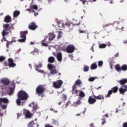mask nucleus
<instances>
[{"mask_svg": "<svg viewBox=\"0 0 127 127\" xmlns=\"http://www.w3.org/2000/svg\"><path fill=\"white\" fill-rule=\"evenodd\" d=\"M17 97L16 104L18 106H21V101H25L28 99V94L25 91L20 90L18 92Z\"/></svg>", "mask_w": 127, "mask_h": 127, "instance_id": "nucleus-1", "label": "nucleus"}, {"mask_svg": "<svg viewBox=\"0 0 127 127\" xmlns=\"http://www.w3.org/2000/svg\"><path fill=\"white\" fill-rule=\"evenodd\" d=\"M57 26L60 30H63L64 28H66L68 31L73 30V24L69 22L66 23L65 25L62 22H57Z\"/></svg>", "mask_w": 127, "mask_h": 127, "instance_id": "nucleus-2", "label": "nucleus"}, {"mask_svg": "<svg viewBox=\"0 0 127 127\" xmlns=\"http://www.w3.org/2000/svg\"><path fill=\"white\" fill-rule=\"evenodd\" d=\"M3 27L4 28V29L2 31L3 39L4 41H7V40H6V38L4 37L5 36V35H7L8 33H9V31H10L11 27L9 26V24H5L4 25H3Z\"/></svg>", "mask_w": 127, "mask_h": 127, "instance_id": "nucleus-3", "label": "nucleus"}, {"mask_svg": "<svg viewBox=\"0 0 127 127\" xmlns=\"http://www.w3.org/2000/svg\"><path fill=\"white\" fill-rule=\"evenodd\" d=\"M44 92H45V88L42 85H39L36 89V93L42 98L44 97Z\"/></svg>", "mask_w": 127, "mask_h": 127, "instance_id": "nucleus-4", "label": "nucleus"}, {"mask_svg": "<svg viewBox=\"0 0 127 127\" xmlns=\"http://www.w3.org/2000/svg\"><path fill=\"white\" fill-rule=\"evenodd\" d=\"M119 91V87L118 86H115L113 87L111 90H110L107 95L105 96L106 98H110L111 97V95L112 94H116V93H118Z\"/></svg>", "mask_w": 127, "mask_h": 127, "instance_id": "nucleus-5", "label": "nucleus"}, {"mask_svg": "<svg viewBox=\"0 0 127 127\" xmlns=\"http://www.w3.org/2000/svg\"><path fill=\"white\" fill-rule=\"evenodd\" d=\"M27 31H21L20 32V38L18 40V42H25L26 40V34H27Z\"/></svg>", "mask_w": 127, "mask_h": 127, "instance_id": "nucleus-6", "label": "nucleus"}, {"mask_svg": "<svg viewBox=\"0 0 127 127\" xmlns=\"http://www.w3.org/2000/svg\"><path fill=\"white\" fill-rule=\"evenodd\" d=\"M63 84V81L62 80H59L55 81L53 83V86L55 89H60V87L62 86Z\"/></svg>", "mask_w": 127, "mask_h": 127, "instance_id": "nucleus-7", "label": "nucleus"}, {"mask_svg": "<svg viewBox=\"0 0 127 127\" xmlns=\"http://www.w3.org/2000/svg\"><path fill=\"white\" fill-rule=\"evenodd\" d=\"M65 50L67 53H73L75 51V46L73 45L69 44L67 46Z\"/></svg>", "mask_w": 127, "mask_h": 127, "instance_id": "nucleus-8", "label": "nucleus"}, {"mask_svg": "<svg viewBox=\"0 0 127 127\" xmlns=\"http://www.w3.org/2000/svg\"><path fill=\"white\" fill-rule=\"evenodd\" d=\"M41 67H42V64H40L38 65H36L35 70L36 71H37V72H38L39 73H41L42 74L45 75L46 73L44 71V70L39 69V68H41Z\"/></svg>", "mask_w": 127, "mask_h": 127, "instance_id": "nucleus-9", "label": "nucleus"}, {"mask_svg": "<svg viewBox=\"0 0 127 127\" xmlns=\"http://www.w3.org/2000/svg\"><path fill=\"white\" fill-rule=\"evenodd\" d=\"M120 94H124L126 92H127V85H124L119 88Z\"/></svg>", "mask_w": 127, "mask_h": 127, "instance_id": "nucleus-10", "label": "nucleus"}, {"mask_svg": "<svg viewBox=\"0 0 127 127\" xmlns=\"http://www.w3.org/2000/svg\"><path fill=\"white\" fill-rule=\"evenodd\" d=\"M80 91L81 90L77 89V86H75V85L72 86V95H76V96H78V94H79Z\"/></svg>", "mask_w": 127, "mask_h": 127, "instance_id": "nucleus-11", "label": "nucleus"}, {"mask_svg": "<svg viewBox=\"0 0 127 127\" xmlns=\"http://www.w3.org/2000/svg\"><path fill=\"white\" fill-rule=\"evenodd\" d=\"M37 27L38 26L36 25L35 22L30 23V24L28 25V28L29 29H30V30H35Z\"/></svg>", "mask_w": 127, "mask_h": 127, "instance_id": "nucleus-12", "label": "nucleus"}, {"mask_svg": "<svg viewBox=\"0 0 127 127\" xmlns=\"http://www.w3.org/2000/svg\"><path fill=\"white\" fill-rule=\"evenodd\" d=\"M32 105L33 106L32 113H35L37 110L39 109V107H38L37 104H35V102H33L32 103Z\"/></svg>", "mask_w": 127, "mask_h": 127, "instance_id": "nucleus-13", "label": "nucleus"}, {"mask_svg": "<svg viewBox=\"0 0 127 127\" xmlns=\"http://www.w3.org/2000/svg\"><path fill=\"white\" fill-rule=\"evenodd\" d=\"M96 102H97L96 98H94L92 96L89 97L88 102L90 105H94Z\"/></svg>", "mask_w": 127, "mask_h": 127, "instance_id": "nucleus-14", "label": "nucleus"}, {"mask_svg": "<svg viewBox=\"0 0 127 127\" xmlns=\"http://www.w3.org/2000/svg\"><path fill=\"white\" fill-rule=\"evenodd\" d=\"M0 83H1V84H3L4 86H7V85L9 84V80L6 78H3L0 80Z\"/></svg>", "mask_w": 127, "mask_h": 127, "instance_id": "nucleus-15", "label": "nucleus"}, {"mask_svg": "<svg viewBox=\"0 0 127 127\" xmlns=\"http://www.w3.org/2000/svg\"><path fill=\"white\" fill-rule=\"evenodd\" d=\"M8 62L9 63V67H15V66H16V64L13 63V60H12L11 58L8 59Z\"/></svg>", "mask_w": 127, "mask_h": 127, "instance_id": "nucleus-16", "label": "nucleus"}, {"mask_svg": "<svg viewBox=\"0 0 127 127\" xmlns=\"http://www.w3.org/2000/svg\"><path fill=\"white\" fill-rule=\"evenodd\" d=\"M4 22H6L7 23H8L9 22H11V17L9 15H7L4 17Z\"/></svg>", "mask_w": 127, "mask_h": 127, "instance_id": "nucleus-17", "label": "nucleus"}, {"mask_svg": "<svg viewBox=\"0 0 127 127\" xmlns=\"http://www.w3.org/2000/svg\"><path fill=\"white\" fill-rule=\"evenodd\" d=\"M57 59L59 62H61L62 61V53L59 52L56 56Z\"/></svg>", "mask_w": 127, "mask_h": 127, "instance_id": "nucleus-18", "label": "nucleus"}, {"mask_svg": "<svg viewBox=\"0 0 127 127\" xmlns=\"http://www.w3.org/2000/svg\"><path fill=\"white\" fill-rule=\"evenodd\" d=\"M93 97L95 98V100H104L105 99L103 95H99L98 96L93 95Z\"/></svg>", "mask_w": 127, "mask_h": 127, "instance_id": "nucleus-19", "label": "nucleus"}, {"mask_svg": "<svg viewBox=\"0 0 127 127\" xmlns=\"http://www.w3.org/2000/svg\"><path fill=\"white\" fill-rule=\"evenodd\" d=\"M25 116L27 119H31L32 117V114L29 112V111L27 110L25 114Z\"/></svg>", "mask_w": 127, "mask_h": 127, "instance_id": "nucleus-20", "label": "nucleus"}, {"mask_svg": "<svg viewBox=\"0 0 127 127\" xmlns=\"http://www.w3.org/2000/svg\"><path fill=\"white\" fill-rule=\"evenodd\" d=\"M120 84V85H125V84H127V78H123L118 82Z\"/></svg>", "mask_w": 127, "mask_h": 127, "instance_id": "nucleus-21", "label": "nucleus"}, {"mask_svg": "<svg viewBox=\"0 0 127 127\" xmlns=\"http://www.w3.org/2000/svg\"><path fill=\"white\" fill-rule=\"evenodd\" d=\"M82 81L80 79H77L73 84V86H75V87H77V86H80V85H81Z\"/></svg>", "mask_w": 127, "mask_h": 127, "instance_id": "nucleus-22", "label": "nucleus"}, {"mask_svg": "<svg viewBox=\"0 0 127 127\" xmlns=\"http://www.w3.org/2000/svg\"><path fill=\"white\" fill-rule=\"evenodd\" d=\"M115 68L117 72H121V67L120 66V64L115 65Z\"/></svg>", "mask_w": 127, "mask_h": 127, "instance_id": "nucleus-23", "label": "nucleus"}, {"mask_svg": "<svg viewBox=\"0 0 127 127\" xmlns=\"http://www.w3.org/2000/svg\"><path fill=\"white\" fill-rule=\"evenodd\" d=\"M97 67L98 65H97V64L94 63L91 65L90 69H91V70H95V69H97Z\"/></svg>", "mask_w": 127, "mask_h": 127, "instance_id": "nucleus-24", "label": "nucleus"}, {"mask_svg": "<svg viewBox=\"0 0 127 127\" xmlns=\"http://www.w3.org/2000/svg\"><path fill=\"white\" fill-rule=\"evenodd\" d=\"M54 61H55V58L53 57H50L48 58V62L49 63H54Z\"/></svg>", "mask_w": 127, "mask_h": 127, "instance_id": "nucleus-25", "label": "nucleus"}, {"mask_svg": "<svg viewBox=\"0 0 127 127\" xmlns=\"http://www.w3.org/2000/svg\"><path fill=\"white\" fill-rule=\"evenodd\" d=\"M51 75H55V74H58V71L57 69H51L50 71Z\"/></svg>", "mask_w": 127, "mask_h": 127, "instance_id": "nucleus-26", "label": "nucleus"}, {"mask_svg": "<svg viewBox=\"0 0 127 127\" xmlns=\"http://www.w3.org/2000/svg\"><path fill=\"white\" fill-rule=\"evenodd\" d=\"M20 12L18 10H15L13 12V16L14 17H17L18 16L19 14H20Z\"/></svg>", "mask_w": 127, "mask_h": 127, "instance_id": "nucleus-27", "label": "nucleus"}, {"mask_svg": "<svg viewBox=\"0 0 127 127\" xmlns=\"http://www.w3.org/2000/svg\"><path fill=\"white\" fill-rule=\"evenodd\" d=\"M35 126V123H34V121L30 122L27 125L28 127H34Z\"/></svg>", "mask_w": 127, "mask_h": 127, "instance_id": "nucleus-28", "label": "nucleus"}, {"mask_svg": "<svg viewBox=\"0 0 127 127\" xmlns=\"http://www.w3.org/2000/svg\"><path fill=\"white\" fill-rule=\"evenodd\" d=\"M127 71V65L123 64L121 66V71Z\"/></svg>", "mask_w": 127, "mask_h": 127, "instance_id": "nucleus-29", "label": "nucleus"}, {"mask_svg": "<svg viewBox=\"0 0 127 127\" xmlns=\"http://www.w3.org/2000/svg\"><path fill=\"white\" fill-rule=\"evenodd\" d=\"M82 104V102H81V100H77V101H76L75 102H74L73 103V104L77 107L78 105H81Z\"/></svg>", "mask_w": 127, "mask_h": 127, "instance_id": "nucleus-30", "label": "nucleus"}, {"mask_svg": "<svg viewBox=\"0 0 127 127\" xmlns=\"http://www.w3.org/2000/svg\"><path fill=\"white\" fill-rule=\"evenodd\" d=\"M2 103H4V104H8L9 103V101H8V99L6 98H2Z\"/></svg>", "mask_w": 127, "mask_h": 127, "instance_id": "nucleus-31", "label": "nucleus"}, {"mask_svg": "<svg viewBox=\"0 0 127 127\" xmlns=\"http://www.w3.org/2000/svg\"><path fill=\"white\" fill-rule=\"evenodd\" d=\"M55 34H49V40H52L54 38H55Z\"/></svg>", "mask_w": 127, "mask_h": 127, "instance_id": "nucleus-32", "label": "nucleus"}, {"mask_svg": "<svg viewBox=\"0 0 127 127\" xmlns=\"http://www.w3.org/2000/svg\"><path fill=\"white\" fill-rule=\"evenodd\" d=\"M79 96L80 97V98H84L86 95L85 94V93H84L83 91H80L79 93Z\"/></svg>", "mask_w": 127, "mask_h": 127, "instance_id": "nucleus-33", "label": "nucleus"}, {"mask_svg": "<svg viewBox=\"0 0 127 127\" xmlns=\"http://www.w3.org/2000/svg\"><path fill=\"white\" fill-rule=\"evenodd\" d=\"M14 91V88H12V87H10L9 90V95H12Z\"/></svg>", "mask_w": 127, "mask_h": 127, "instance_id": "nucleus-34", "label": "nucleus"}, {"mask_svg": "<svg viewBox=\"0 0 127 127\" xmlns=\"http://www.w3.org/2000/svg\"><path fill=\"white\" fill-rule=\"evenodd\" d=\"M107 47V45L106 44H101L99 45V48H106Z\"/></svg>", "mask_w": 127, "mask_h": 127, "instance_id": "nucleus-35", "label": "nucleus"}, {"mask_svg": "<svg viewBox=\"0 0 127 127\" xmlns=\"http://www.w3.org/2000/svg\"><path fill=\"white\" fill-rule=\"evenodd\" d=\"M7 41V43H6V46L7 48H8L9 45L13 43V41Z\"/></svg>", "mask_w": 127, "mask_h": 127, "instance_id": "nucleus-36", "label": "nucleus"}, {"mask_svg": "<svg viewBox=\"0 0 127 127\" xmlns=\"http://www.w3.org/2000/svg\"><path fill=\"white\" fill-rule=\"evenodd\" d=\"M83 71L84 72H88V71H89V66H88V65H85L83 68Z\"/></svg>", "mask_w": 127, "mask_h": 127, "instance_id": "nucleus-37", "label": "nucleus"}, {"mask_svg": "<svg viewBox=\"0 0 127 127\" xmlns=\"http://www.w3.org/2000/svg\"><path fill=\"white\" fill-rule=\"evenodd\" d=\"M74 25H80V20H76L75 22H74Z\"/></svg>", "mask_w": 127, "mask_h": 127, "instance_id": "nucleus-38", "label": "nucleus"}, {"mask_svg": "<svg viewBox=\"0 0 127 127\" xmlns=\"http://www.w3.org/2000/svg\"><path fill=\"white\" fill-rule=\"evenodd\" d=\"M48 67L49 68V69L50 70V71L53 69V66H52V64H48Z\"/></svg>", "mask_w": 127, "mask_h": 127, "instance_id": "nucleus-39", "label": "nucleus"}, {"mask_svg": "<svg viewBox=\"0 0 127 127\" xmlns=\"http://www.w3.org/2000/svg\"><path fill=\"white\" fill-rule=\"evenodd\" d=\"M32 7L33 9H35L36 10H37V9H38V6H37V5L35 4L32 5Z\"/></svg>", "mask_w": 127, "mask_h": 127, "instance_id": "nucleus-40", "label": "nucleus"}, {"mask_svg": "<svg viewBox=\"0 0 127 127\" xmlns=\"http://www.w3.org/2000/svg\"><path fill=\"white\" fill-rule=\"evenodd\" d=\"M1 108L3 110H5L7 107V105H1Z\"/></svg>", "mask_w": 127, "mask_h": 127, "instance_id": "nucleus-41", "label": "nucleus"}, {"mask_svg": "<svg viewBox=\"0 0 127 127\" xmlns=\"http://www.w3.org/2000/svg\"><path fill=\"white\" fill-rule=\"evenodd\" d=\"M5 58L3 56H0V62H2V61H4Z\"/></svg>", "mask_w": 127, "mask_h": 127, "instance_id": "nucleus-42", "label": "nucleus"}, {"mask_svg": "<svg viewBox=\"0 0 127 127\" xmlns=\"http://www.w3.org/2000/svg\"><path fill=\"white\" fill-rule=\"evenodd\" d=\"M42 46H46V47H47V46H48V44L44 42H42L41 43Z\"/></svg>", "mask_w": 127, "mask_h": 127, "instance_id": "nucleus-43", "label": "nucleus"}, {"mask_svg": "<svg viewBox=\"0 0 127 127\" xmlns=\"http://www.w3.org/2000/svg\"><path fill=\"white\" fill-rule=\"evenodd\" d=\"M63 99H64V101H66L67 100V95L65 94H63Z\"/></svg>", "mask_w": 127, "mask_h": 127, "instance_id": "nucleus-44", "label": "nucleus"}, {"mask_svg": "<svg viewBox=\"0 0 127 127\" xmlns=\"http://www.w3.org/2000/svg\"><path fill=\"white\" fill-rule=\"evenodd\" d=\"M103 64V61H99L98 62V66L100 67L101 66H102Z\"/></svg>", "mask_w": 127, "mask_h": 127, "instance_id": "nucleus-45", "label": "nucleus"}, {"mask_svg": "<svg viewBox=\"0 0 127 127\" xmlns=\"http://www.w3.org/2000/svg\"><path fill=\"white\" fill-rule=\"evenodd\" d=\"M62 36V32H59L58 35V38H61Z\"/></svg>", "mask_w": 127, "mask_h": 127, "instance_id": "nucleus-46", "label": "nucleus"}, {"mask_svg": "<svg viewBox=\"0 0 127 127\" xmlns=\"http://www.w3.org/2000/svg\"><path fill=\"white\" fill-rule=\"evenodd\" d=\"M39 51H38V50L37 49H35L34 50V51L33 52H31V53H38Z\"/></svg>", "mask_w": 127, "mask_h": 127, "instance_id": "nucleus-47", "label": "nucleus"}, {"mask_svg": "<svg viewBox=\"0 0 127 127\" xmlns=\"http://www.w3.org/2000/svg\"><path fill=\"white\" fill-rule=\"evenodd\" d=\"M95 80V78L94 77H90L89 78V81L90 82H93V81H94Z\"/></svg>", "mask_w": 127, "mask_h": 127, "instance_id": "nucleus-48", "label": "nucleus"}, {"mask_svg": "<svg viewBox=\"0 0 127 127\" xmlns=\"http://www.w3.org/2000/svg\"><path fill=\"white\" fill-rule=\"evenodd\" d=\"M71 102H70V101H68L67 103H66L65 107V108H67V107H68V106L70 104L71 105Z\"/></svg>", "mask_w": 127, "mask_h": 127, "instance_id": "nucleus-49", "label": "nucleus"}, {"mask_svg": "<svg viewBox=\"0 0 127 127\" xmlns=\"http://www.w3.org/2000/svg\"><path fill=\"white\" fill-rule=\"evenodd\" d=\"M79 33H86V30H79Z\"/></svg>", "mask_w": 127, "mask_h": 127, "instance_id": "nucleus-50", "label": "nucleus"}, {"mask_svg": "<svg viewBox=\"0 0 127 127\" xmlns=\"http://www.w3.org/2000/svg\"><path fill=\"white\" fill-rule=\"evenodd\" d=\"M81 1L82 2L83 4H85V2H87L86 0H82Z\"/></svg>", "mask_w": 127, "mask_h": 127, "instance_id": "nucleus-51", "label": "nucleus"}, {"mask_svg": "<svg viewBox=\"0 0 127 127\" xmlns=\"http://www.w3.org/2000/svg\"><path fill=\"white\" fill-rule=\"evenodd\" d=\"M110 24H106V25H105L104 26H103V28H106V27H107V26H110Z\"/></svg>", "mask_w": 127, "mask_h": 127, "instance_id": "nucleus-52", "label": "nucleus"}, {"mask_svg": "<svg viewBox=\"0 0 127 127\" xmlns=\"http://www.w3.org/2000/svg\"><path fill=\"white\" fill-rule=\"evenodd\" d=\"M45 127H53L50 124H48L45 126Z\"/></svg>", "mask_w": 127, "mask_h": 127, "instance_id": "nucleus-53", "label": "nucleus"}, {"mask_svg": "<svg viewBox=\"0 0 127 127\" xmlns=\"http://www.w3.org/2000/svg\"><path fill=\"white\" fill-rule=\"evenodd\" d=\"M119 53H117L115 55L114 57H119Z\"/></svg>", "mask_w": 127, "mask_h": 127, "instance_id": "nucleus-54", "label": "nucleus"}, {"mask_svg": "<svg viewBox=\"0 0 127 127\" xmlns=\"http://www.w3.org/2000/svg\"><path fill=\"white\" fill-rule=\"evenodd\" d=\"M1 103H2V98H0V106H1Z\"/></svg>", "mask_w": 127, "mask_h": 127, "instance_id": "nucleus-55", "label": "nucleus"}, {"mask_svg": "<svg viewBox=\"0 0 127 127\" xmlns=\"http://www.w3.org/2000/svg\"><path fill=\"white\" fill-rule=\"evenodd\" d=\"M19 117H21V114H19V113H18L17 114V118H18V119H19Z\"/></svg>", "mask_w": 127, "mask_h": 127, "instance_id": "nucleus-56", "label": "nucleus"}, {"mask_svg": "<svg viewBox=\"0 0 127 127\" xmlns=\"http://www.w3.org/2000/svg\"><path fill=\"white\" fill-rule=\"evenodd\" d=\"M107 123L106 121H103L102 123V125L104 126V125H105V124H106Z\"/></svg>", "mask_w": 127, "mask_h": 127, "instance_id": "nucleus-57", "label": "nucleus"}, {"mask_svg": "<svg viewBox=\"0 0 127 127\" xmlns=\"http://www.w3.org/2000/svg\"><path fill=\"white\" fill-rule=\"evenodd\" d=\"M117 28H118V29H122V30H123V29H124V27H122L121 28L119 27H118Z\"/></svg>", "mask_w": 127, "mask_h": 127, "instance_id": "nucleus-58", "label": "nucleus"}, {"mask_svg": "<svg viewBox=\"0 0 127 127\" xmlns=\"http://www.w3.org/2000/svg\"><path fill=\"white\" fill-rule=\"evenodd\" d=\"M91 50L94 52V46H92L91 48Z\"/></svg>", "mask_w": 127, "mask_h": 127, "instance_id": "nucleus-59", "label": "nucleus"}, {"mask_svg": "<svg viewBox=\"0 0 127 127\" xmlns=\"http://www.w3.org/2000/svg\"><path fill=\"white\" fill-rule=\"evenodd\" d=\"M37 15H38V12L34 13V16H37Z\"/></svg>", "mask_w": 127, "mask_h": 127, "instance_id": "nucleus-60", "label": "nucleus"}, {"mask_svg": "<svg viewBox=\"0 0 127 127\" xmlns=\"http://www.w3.org/2000/svg\"><path fill=\"white\" fill-rule=\"evenodd\" d=\"M107 46H111V43L109 42L107 44Z\"/></svg>", "mask_w": 127, "mask_h": 127, "instance_id": "nucleus-61", "label": "nucleus"}, {"mask_svg": "<svg viewBox=\"0 0 127 127\" xmlns=\"http://www.w3.org/2000/svg\"><path fill=\"white\" fill-rule=\"evenodd\" d=\"M101 121H102L103 122H106V119L103 118L102 119Z\"/></svg>", "mask_w": 127, "mask_h": 127, "instance_id": "nucleus-62", "label": "nucleus"}, {"mask_svg": "<svg viewBox=\"0 0 127 127\" xmlns=\"http://www.w3.org/2000/svg\"><path fill=\"white\" fill-rule=\"evenodd\" d=\"M109 2L112 4L113 3V0H109Z\"/></svg>", "mask_w": 127, "mask_h": 127, "instance_id": "nucleus-63", "label": "nucleus"}, {"mask_svg": "<svg viewBox=\"0 0 127 127\" xmlns=\"http://www.w3.org/2000/svg\"><path fill=\"white\" fill-rule=\"evenodd\" d=\"M124 43H125V44H127V40H125V41H124Z\"/></svg>", "mask_w": 127, "mask_h": 127, "instance_id": "nucleus-64", "label": "nucleus"}]
</instances>
